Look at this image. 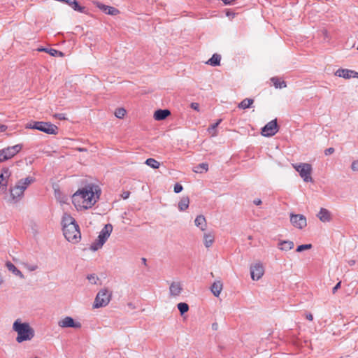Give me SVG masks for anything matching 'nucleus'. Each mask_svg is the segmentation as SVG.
Instances as JSON below:
<instances>
[{"label": "nucleus", "instance_id": "nucleus-1", "mask_svg": "<svg viewBox=\"0 0 358 358\" xmlns=\"http://www.w3.org/2000/svg\"><path fill=\"white\" fill-rule=\"evenodd\" d=\"M101 193L98 186L89 185L78 189L72 196V202L77 208L87 209L94 206Z\"/></svg>", "mask_w": 358, "mask_h": 358}, {"label": "nucleus", "instance_id": "nucleus-2", "mask_svg": "<svg viewBox=\"0 0 358 358\" xmlns=\"http://www.w3.org/2000/svg\"><path fill=\"white\" fill-rule=\"evenodd\" d=\"M12 328L17 333L15 340L18 343L29 341L35 336L34 329L28 322H23L20 318L13 322Z\"/></svg>", "mask_w": 358, "mask_h": 358}, {"label": "nucleus", "instance_id": "nucleus-3", "mask_svg": "<svg viewBox=\"0 0 358 358\" xmlns=\"http://www.w3.org/2000/svg\"><path fill=\"white\" fill-rule=\"evenodd\" d=\"M35 178L32 176H27L25 178L19 180L13 187H10L9 192L13 201L17 202L24 196V191L27 187L35 182Z\"/></svg>", "mask_w": 358, "mask_h": 358}, {"label": "nucleus", "instance_id": "nucleus-4", "mask_svg": "<svg viewBox=\"0 0 358 358\" xmlns=\"http://www.w3.org/2000/svg\"><path fill=\"white\" fill-rule=\"evenodd\" d=\"M113 231V226L111 224H107L104 226V227L100 231L97 239L92 243L90 245V250L92 251H96L106 243V241L109 238L111 232Z\"/></svg>", "mask_w": 358, "mask_h": 358}, {"label": "nucleus", "instance_id": "nucleus-5", "mask_svg": "<svg viewBox=\"0 0 358 358\" xmlns=\"http://www.w3.org/2000/svg\"><path fill=\"white\" fill-rule=\"evenodd\" d=\"M26 128L37 129L48 134H57L58 128L56 125L47 122H32L27 124Z\"/></svg>", "mask_w": 358, "mask_h": 358}, {"label": "nucleus", "instance_id": "nucleus-6", "mask_svg": "<svg viewBox=\"0 0 358 358\" xmlns=\"http://www.w3.org/2000/svg\"><path fill=\"white\" fill-rule=\"evenodd\" d=\"M294 169L299 173L301 178L306 182H313V179L311 177L313 168L311 164L308 163H299L292 164Z\"/></svg>", "mask_w": 358, "mask_h": 358}, {"label": "nucleus", "instance_id": "nucleus-7", "mask_svg": "<svg viewBox=\"0 0 358 358\" xmlns=\"http://www.w3.org/2000/svg\"><path fill=\"white\" fill-rule=\"evenodd\" d=\"M63 234L66 240L72 243H78L80 238V232L78 224L66 226L63 229Z\"/></svg>", "mask_w": 358, "mask_h": 358}, {"label": "nucleus", "instance_id": "nucleus-8", "mask_svg": "<svg viewBox=\"0 0 358 358\" xmlns=\"http://www.w3.org/2000/svg\"><path fill=\"white\" fill-rule=\"evenodd\" d=\"M110 299L111 293H110L107 289H101L96 294L93 307L98 308L106 306L109 303Z\"/></svg>", "mask_w": 358, "mask_h": 358}, {"label": "nucleus", "instance_id": "nucleus-9", "mask_svg": "<svg viewBox=\"0 0 358 358\" xmlns=\"http://www.w3.org/2000/svg\"><path fill=\"white\" fill-rule=\"evenodd\" d=\"M278 131L277 120H273L268 122L262 129V134L264 136L269 137L274 136Z\"/></svg>", "mask_w": 358, "mask_h": 358}, {"label": "nucleus", "instance_id": "nucleus-10", "mask_svg": "<svg viewBox=\"0 0 358 358\" xmlns=\"http://www.w3.org/2000/svg\"><path fill=\"white\" fill-rule=\"evenodd\" d=\"M290 222L294 227L300 229H302L307 225L306 217L301 214L292 213L290 215Z\"/></svg>", "mask_w": 358, "mask_h": 358}, {"label": "nucleus", "instance_id": "nucleus-11", "mask_svg": "<svg viewBox=\"0 0 358 358\" xmlns=\"http://www.w3.org/2000/svg\"><path fill=\"white\" fill-rule=\"evenodd\" d=\"M59 327L62 328H75V329H80L81 328L82 325L80 322L75 321L71 317L66 316L62 320H59L58 322Z\"/></svg>", "mask_w": 358, "mask_h": 358}, {"label": "nucleus", "instance_id": "nucleus-12", "mask_svg": "<svg viewBox=\"0 0 358 358\" xmlns=\"http://www.w3.org/2000/svg\"><path fill=\"white\" fill-rule=\"evenodd\" d=\"M264 269L261 263H257L250 267V275L253 280H258L264 275Z\"/></svg>", "mask_w": 358, "mask_h": 358}, {"label": "nucleus", "instance_id": "nucleus-13", "mask_svg": "<svg viewBox=\"0 0 358 358\" xmlns=\"http://www.w3.org/2000/svg\"><path fill=\"white\" fill-rule=\"evenodd\" d=\"M183 291V285L181 282L173 281L169 286V294L171 297L176 298L180 295Z\"/></svg>", "mask_w": 358, "mask_h": 358}, {"label": "nucleus", "instance_id": "nucleus-14", "mask_svg": "<svg viewBox=\"0 0 358 358\" xmlns=\"http://www.w3.org/2000/svg\"><path fill=\"white\" fill-rule=\"evenodd\" d=\"M336 76L350 79L352 78H358V72L347 69H339L335 72Z\"/></svg>", "mask_w": 358, "mask_h": 358}, {"label": "nucleus", "instance_id": "nucleus-15", "mask_svg": "<svg viewBox=\"0 0 358 358\" xmlns=\"http://www.w3.org/2000/svg\"><path fill=\"white\" fill-rule=\"evenodd\" d=\"M22 149L21 145H15L11 147H8L2 149L3 154L6 156L7 159H9L17 155Z\"/></svg>", "mask_w": 358, "mask_h": 358}, {"label": "nucleus", "instance_id": "nucleus-16", "mask_svg": "<svg viewBox=\"0 0 358 358\" xmlns=\"http://www.w3.org/2000/svg\"><path fill=\"white\" fill-rule=\"evenodd\" d=\"M317 217L322 222H329L331 220V214L330 211L324 208H321Z\"/></svg>", "mask_w": 358, "mask_h": 358}, {"label": "nucleus", "instance_id": "nucleus-17", "mask_svg": "<svg viewBox=\"0 0 358 358\" xmlns=\"http://www.w3.org/2000/svg\"><path fill=\"white\" fill-rule=\"evenodd\" d=\"M97 7L99 8L106 14H108L110 15H116L119 13V10L115 7L106 6L100 3L97 4Z\"/></svg>", "mask_w": 358, "mask_h": 358}, {"label": "nucleus", "instance_id": "nucleus-18", "mask_svg": "<svg viewBox=\"0 0 358 358\" xmlns=\"http://www.w3.org/2000/svg\"><path fill=\"white\" fill-rule=\"evenodd\" d=\"M10 175L11 173L8 168L3 169L2 170L1 174L0 175V185H3L7 187L8 180Z\"/></svg>", "mask_w": 358, "mask_h": 358}, {"label": "nucleus", "instance_id": "nucleus-19", "mask_svg": "<svg viewBox=\"0 0 358 358\" xmlns=\"http://www.w3.org/2000/svg\"><path fill=\"white\" fill-rule=\"evenodd\" d=\"M294 246V244L291 241H280L278 245V248L282 251H289L292 250Z\"/></svg>", "mask_w": 358, "mask_h": 358}, {"label": "nucleus", "instance_id": "nucleus-20", "mask_svg": "<svg viewBox=\"0 0 358 358\" xmlns=\"http://www.w3.org/2000/svg\"><path fill=\"white\" fill-rule=\"evenodd\" d=\"M6 266L8 268V270L10 272H12L15 275L18 276L21 279L24 278V275L23 273L17 268V267L11 262H8L6 264Z\"/></svg>", "mask_w": 358, "mask_h": 358}, {"label": "nucleus", "instance_id": "nucleus-21", "mask_svg": "<svg viewBox=\"0 0 358 358\" xmlns=\"http://www.w3.org/2000/svg\"><path fill=\"white\" fill-rule=\"evenodd\" d=\"M71 7L74 10L84 13L85 8L83 6H80L76 0H64V2Z\"/></svg>", "mask_w": 358, "mask_h": 358}, {"label": "nucleus", "instance_id": "nucleus-22", "mask_svg": "<svg viewBox=\"0 0 358 358\" xmlns=\"http://www.w3.org/2000/svg\"><path fill=\"white\" fill-rule=\"evenodd\" d=\"M223 285L221 281H215L213 283L210 287V290L215 296H219L222 290Z\"/></svg>", "mask_w": 358, "mask_h": 358}, {"label": "nucleus", "instance_id": "nucleus-23", "mask_svg": "<svg viewBox=\"0 0 358 358\" xmlns=\"http://www.w3.org/2000/svg\"><path fill=\"white\" fill-rule=\"evenodd\" d=\"M170 114V111L167 109H159L155 112L154 117L156 120H165Z\"/></svg>", "mask_w": 358, "mask_h": 358}, {"label": "nucleus", "instance_id": "nucleus-24", "mask_svg": "<svg viewBox=\"0 0 358 358\" xmlns=\"http://www.w3.org/2000/svg\"><path fill=\"white\" fill-rule=\"evenodd\" d=\"M195 225L200 228L201 230L205 231L206 229V220L203 215H198L194 220Z\"/></svg>", "mask_w": 358, "mask_h": 358}, {"label": "nucleus", "instance_id": "nucleus-25", "mask_svg": "<svg viewBox=\"0 0 358 358\" xmlns=\"http://www.w3.org/2000/svg\"><path fill=\"white\" fill-rule=\"evenodd\" d=\"M77 224L76 220L73 217H72L70 215L67 213H64L62 217V225L63 229L65 228L66 226H71Z\"/></svg>", "mask_w": 358, "mask_h": 358}, {"label": "nucleus", "instance_id": "nucleus-26", "mask_svg": "<svg viewBox=\"0 0 358 358\" xmlns=\"http://www.w3.org/2000/svg\"><path fill=\"white\" fill-rule=\"evenodd\" d=\"M189 205V199L188 196H182L178 202V209L180 211H184L188 208Z\"/></svg>", "mask_w": 358, "mask_h": 358}, {"label": "nucleus", "instance_id": "nucleus-27", "mask_svg": "<svg viewBox=\"0 0 358 358\" xmlns=\"http://www.w3.org/2000/svg\"><path fill=\"white\" fill-rule=\"evenodd\" d=\"M38 51H39V52H47V53H48L50 55L54 56V57H57V56L62 57L63 55H64L62 52H60L59 50H57L55 49H52V48H41L38 49Z\"/></svg>", "mask_w": 358, "mask_h": 358}, {"label": "nucleus", "instance_id": "nucleus-28", "mask_svg": "<svg viewBox=\"0 0 358 358\" xmlns=\"http://www.w3.org/2000/svg\"><path fill=\"white\" fill-rule=\"evenodd\" d=\"M221 57L218 54L213 55L212 57L206 62L207 64H209L212 66H219L220 64Z\"/></svg>", "mask_w": 358, "mask_h": 358}, {"label": "nucleus", "instance_id": "nucleus-29", "mask_svg": "<svg viewBox=\"0 0 358 358\" xmlns=\"http://www.w3.org/2000/svg\"><path fill=\"white\" fill-rule=\"evenodd\" d=\"M254 103V99L246 98L243 99L238 105V107L241 109H247L251 107Z\"/></svg>", "mask_w": 358, "mask_h": 358}, {"label": "nucleus", "instance_id": "nucleus-30", "mask_svg": "<svg viewBox=\"0 0 358 358\" xmlns=\"http://www.w3.org/2000/svg\"><path fill=\"white\" fill-rule=\"evenodd\" d=\"M214 242V236L212 234H205L203 236V243L206 248H210Z\"/></svg>", "mask_w": 358, "mask_h": 358}, {"label": "nucleus", "instance_id": "nucleus-31", "mask_svg": "<svg viewBox=\"0 0 358 358\" xmlns=\"http://www.w3.org/2000/svg\"><path fill=\"white\" fill-rule=\"evenodd\" d=\"M271 82L273 83V85L275 88H285L287 87L286 83L284 80H280L277 77H273L271 79Z\"/></svg>", "mask_w": 358, "mask_h": 358}, {"label": "nucleus", "instance_id": "nucleus-32", "mask_svg": "<svg viewBox=\"0 0 358 358\" xmlns=\"http://www.w3.org/2000/svg\"><path fill=\"white\" fill-rule=\"evenodd\" d=\"M145 164L153 169H158L160 165L159 162L153 158L147 159L145 161Z\"/></svg>", "mask_w": 358, "mask_h": 358}, {"label": "nucleus", "instance_id": "nucleus-33", "mask_svg": "<svg viewBox=\"0 0 358 358\" xmlns=\"http://www.w3.org/2000/svg\"><path fill=\"white\" fill-rule=\"evenodd\" d=\"M222 120H218L215 124H212L208 129V132L211 134L212 136H215L217 135L216 128L220 124Z\"/></svg>", "mask_w": 358, "mask_h": 358}, {"label": "nucleus", "instance_id": "nucleus-34", "mask_svg": "<svg viewBox=\"0 0 358 358\" xmlns=\"http://www.w3.org/2000/svg\"><path fill=\"white\" fill-rule=\"evenodd\" d=\"M177 307L181 315L185 314L189 310V306L186 303H178Z\"/></svg>", "mask_w": 358, "mask_h": 358}, {"label": "nucleus", "instance_id": "nucleus-35", "mask_svg": "<svg viewBox=\"0 0 358 358\" xmlns=\"http://www.w3.org/2000/svg\"><path fill=\"white\" fill-rule=\"evenodd\" d=\"M208 165L206 163H201L195 167L194 170L196 173H202L203 171H207Z\"/></svg>", "mask_w": 358, "mask_h": 358}, {"label": "nucleus", "instance_id": "nucleus-36", "mask_svg": "<svg viewBox=\"0 0 358 358\" xmlns=\"http://www.w3.org/2000/svg\"><path fill=\"white\" fill-rule=\"evenodd\" d=\"M126 114V110L122 108H118L115 110V115L117 118H122Z\"/></svg>", "mask_w": 358, "mask_h": 358}, {"label": "nucleus", "instance_id": "nucleus-37", "mask_svg": "<svg viewBox=\"0 0 358 358\" xmlns=\"http://www.w3.org/2000/svg\"><path fill=\"white\" fill-rule=\"evenodd\" d=\"M311 248H312L311 244H304V245H299L296 250L298 252H301L305 250L310 249Z\"/></svg>", "mask_w": 358, "mask_h": 358}, {"label": "nucleus", "instance_id": "nucleus-38", "mask_svg": "<svg viewBox=\"0 0 358 358\" xmlns=\"http://www.w3.org/2000/svg\"><path fill=\"white\" fill-rule=\"evenodd\" d=\"M24 267L29 271H34L38 269V266L36 264H24Z\"/></svg>", "mask_w": 358, "mask_h": 358}, {"label": "nucleus", "instance_id": "nucleus-39", "mask_svg": "<svg viewBox=\"0 0 358 358\" xmlns=\"http://www.w3.org/2000/svg\"><path fill=\"white\" fill-rule=\"evenodd\" d=\"M183 189L182 186L180 183H176L174 185V192L175 193H180Z\"/></svg>", "mask_w": 358, "mask_h": 358}, {"label": "nucleus", "instance_id": "nucleus-40", "mask_svg": "<svg viewBox=\"0 0 358 358\" xmlns=\"http://www.w3.org/2000/svg\"><path fill=\"white\" fill-rule=\"evenodd\" d=\"M351 169L353 171H358V160L352 162L351 164Z\"/></svg>", "mask_w": 358, "mask_h": 358}, {"label": "nucleus", "instance_id": "nucleus-41", "mask_svg": "<svg viewBox=\"0 0 358 358\" xmlns=\"http://www.w3.org/2000/svg\"><path fill=\"white\" fill-rule=\"evenodd\" d=\"M54 117L60 120L66 119L65 114L64 113H56L54 115Z\"/></svg>", "mask_w": 358, "mask_h": 358}, {"label": "nucleus", "instance_id": "nucleus-42", "mask_svg": "<svg viewBox=\"0 0 358 358\" xmlns=\"http://www.w3.org/2000/svg\"><path fill=\"white\" fill-rule=\"evenodd\" d=\"M6 160H8L6 156L3 154V151L0 150V162H3Z\"/></svg>", "mask_w": 358, "mask_h": 358}, {"label": "nucleus", "instance_id": "nucleus-43", "mask_svg": "<svg viewBox=\"0 0 358 358\" xmlns=\"http://www.w3.org/2000/svg\"><path fill=\"white\" fill-rule=\"evenodd\" d=\"M191 108L195 110H199V104L198 103H192L190 105Z\"/></svg>", "mask_w": 358, "mask_h": 358}, {"label": "nucleus", "instance_id": "nucleus-44", "mask_svg": "<svg viewBox=\"0 0 358 358\" xmlns=\"http://www.w3.org/2000/svg\"><path fill=\"white\" fill-rule=\"evenodd\" d=\"M334 150H334V148H327V149H326V150H324V154H325L326 155H331V154H332V153H334Z\"/></svg>", "mask_w": 358, "mask_h": 358}, {"label": "nucleus", "instance_id": "nucleus-45", "mask_svg": "<svg viewBox=\"0 0 358 358\" xmlns=\"http://www.w3.org/2000/svg\"><path fill=\"white\" fill-rule=\"evenodd\" d=\"M341 282H338L333 288L332 292L333 294H335L336 292L341 287Z\"/></svg>", "mask_w": 358, "mask_h": 358}, {"label": "nucleus", "instance_id": "nucleus-46", "mask_svg": "<svg viewBox=\"0 0 358 358\" xmlns=\"http://www.w3.org/2000/svg\"><path fill=\"white\" fill-rule=\"evenodd\" d=\"M87 279L90 280V281H92L93 280V283L96 284V280L97 279L94 275H90L87 276Z\"/></svg>", "mask_w": 358, "mask_h": 358}, {"label": "nucleus", "instance_id": "nucleus-47", "mask_svg": "<svg viewBox=\"0 0 358 358\" xmlns=\"http://www.w3.org/2000/svg\"><path fill=\"white\" fill-rule=\"evenodd\" d=\"M129 195H130V192L127 191V192H124L121 196H122V199H126L129 198Z\"/></svg>", "mask_w": 358, "mask_h": 358}, {"label": "nucleus", "instance_id": "nucleus-48", "mask_svg": "<svg viewBox=\"0 0 358 358\" xmlns=\"http://www.w3.org/2000/svg\"><path fill=\"white\" fill-rule=\"evenodd\" d=\"M262 201L260 199H255L254 201H253V203L256 206H259L260 204H262Z\"/></svg>", "mask_w": 358, "mask_h": 358}, {"label": "nucleus", "instance_id": "nucleus-49", "mask_svg": "<svg viewBox=\"0 0 358 358\" xmlns=\"http://www.w3.org/2000/svg\"><path fill=\"white\" fill-rule=\"evenodd\" d=\"M6 129H7V126L0 124V132H3V131H6Z\"/></svg>", "mask_w": 358, "mask_h": 358}, {"label": "nucleus", "instance_id": "nucleus-50", "mask_svg": "<svg viewBox=\"0 0 358 358\" xmlns=\"http://www.w3.org/2000/svg\"><path fill=\"white\" fill-rule=\"evenodd\" d=\"M227 16H228L230 18H234V16H235V13H230V12H227Z\"/></svg>", "mask_w": 358, "mask_h": 358}, {"label": "nucleus", "instance_id": "nucleus-51", "mask_svg": "<svg viewBox=\"0 0 358 358\" xmlns=\"http://www.w3.org/2000/svg\"><path fill=\"white\" fill-rule=\"evenodd\" d=\"M6 189V187L3 185H0V194L3 192Z\"/></svg>", "mask_w": 358, "mask_h": 358}, {"label": "nucleus", "instance_id": "nucleus-52", "mask_svg": "<svg viewBox=\"0 0 358 358\" xmlns=\"http://www.w3.org/2000/svg\"><path fill=\"white\" fill-rule=\"evenodd\" d=\"M313 317L312 314L309 313V314L306 315V319L307 320L311 321V320H313Z\"/></svg>", "mask_w": 358, "mask_h": 358}, {"label": "nucleus", "instance_id": "nucleus-53", "mask_svg": "<svg viewBox=\"0 0 358 358\" xmlns=\"http://www.w3.org/2000/svg\"><path fill=\"white\" fill-rule=\"evenodd\" d=\"M222 1L224 3V4H230L234 0H222Z\"/></svg>", "mask_w": 358, "mask_h": 358}, {"label": "nucleus", "instance_id": "nucleus-54", "mask_svg": "<svg viewBox=\"0 0 358 358\" xmlns=\"http://www.w3.org/2000/svg\"><path fill=\"white\" fill-rule=\"evenodd\" d=\"M348 264H349L350 266H353L355 264V261L352 260V259L350 260V261H348Z\"/></svg>", "mask_w": 358, "mask_h": 358}, {"label": "nucleus", "instance_id": "nucleus-55", "mask_svg": "<svg viewBox=\"0 0 358 358\" xmlns=\"http://www.w3.org/2000/svg\"><path fill=\"white\" fill-rule=\"evenodd\" d=\"M142 262L144 264H146V259L145 258H142Z\"/></svg>", "mask_w": 358, "mask_h": 358}, {"label": "nucleus", "instance_id": "nucleus-56", "mask_svg": "<svg viewBox=\"0 0 358 358\" xmlns=\"http://www.w3.org/2000/svg\"><path fill=\"white\" fill-rule=\"evenodd\" d=\"M35 358H38L37 357H36Z\"/></svg>", "mask_w": 358, "mask_h": 358}, {"label": "nucleus", "instance_id": "nucleus-57", "mask_svg": "<svg viewBox=\"0 0 358 358\" xmlns=\"http://www.w3.org/2000/svg\"><path fill=\"white\" fill-rule=\"evenodd\" d=\"M357 50H358V47H357Z\"/></svg>", "mask_w": 358, "mask_h": 358}]
</instances>
